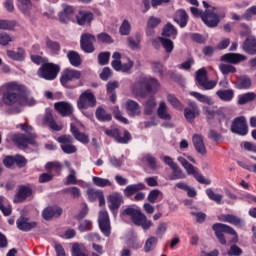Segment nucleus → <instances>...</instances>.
Returning <instances> with one entry per match:
<instances>
[{"label":"nucleus","instance_id":"nucleus-1","mask_svg":"<svg viewBox=\"0 0 256 256\" xmlns=\"http://www.w3.org/2000/svg\"><path fill=\"white\" fill-rule=\"evenodd\" d=\"M0 93H2V102L7 107H13V105H27L33 107L35 99L27 97V87L19 82H8L0 87Z\"/></svg>","mask_w":256,"mask_h":256},{"label":"nucleus","instance_id":"nucleus-2","mask_svg":"<svg viewBox=\"0 0 256 256\" xmlns=\"http://www.w3.org/2000/svg\"><path fill=\"white\" fill-rule=\"evenodd\" d=\"M159 80L153 77L140 76L135 83L131 86L132 94L135 97L145 99L149 93H157L159 91Z\"/></svg>","mask_w":256,"mask_h":256},{"label":"nucleus","instance_id":"nucleus-3","mask_svg":"<svg viewBox=\"0 0 256 256\" xmlns=\"http://www.w3.org/2000/svg\"><path fill=\"white\" fill-rule=\"evenodd\" d=\"M120 217H130L134 225L142 227L144 231L151 229L153 222L147 220V216L139 208L128 206L120 212Z\"/></svg>","mask_w":256,"mask_h":256},{"label":"nucleus","instance_id":"nucleus-4","mask_svg":"<svg viewBox=\"0 0 256 256\" xmlns=\"http://www.w3.org/2000/svg\"><path fill=\"white\" fill-rule=\"evenodd\" d=\"M79 79H81V71L66 68L61 73L60 83L65 89H77L83 85Z\"/></svg>","mask_w":256,"mask_h":256},{"label":"nucleus","instance_id":"nucleus-5","mask_svg":"<svg viewBox=\"0 0 256 256\" xmlns=\"http://www.w3.org/2000/svg\"><path fill=\"white\" fill-rule=\"evenodd\" d=\"M212 230L215 233V237L218 239L220 245H227V240L225 239V234L233 235L231 239V243H237L239 241V237L237 236V232L233 227L223 224V223H215L212 225Z\"/></svg>","mask_w":256,"mask_h":256},{"label":"nucleus","instance_id":"nucleus-6","mask_svg":"<svg viewBox=\"0 0 256 256\" xmlns=\"http://www.w3.org/2000/svg\"><path fill=\"white\" fill-rule=\"evenodd\" d=\"M60 71L61 67L59 65L51 62H46L43 63L38 69L37 75L41 79H45V81H55Z\"/></svg>","mask_w":256,"mask_h":256},{"label":"nucleus","instance_id":"nucleus-7","mask_svg":"<svg viewBox=\"0 0 256 256\" xmlns=\"http://www.w3.org/2000/svg\"><path fill=\"white\" fill-rule=\"evenodd\" d=\"M178 161L179 163H181L182 167H184L187 174L192 175L198 183H201L202 185H211V180L205 179L203 174L199 173V171H197V168L193 166V164L189 163L187 159L179 157Z\"/></svg>","mask_w":256,"mask_h":256},{"label":"nucleus","instance_id":"nucleus-8","mask_svg":"<svg viewBox=\"0 0 256 256\" xmlns=\"http://www.w3.org/2000/svg\"><path fill=\"white\" fill-rule=\"evenodd\" d=\"M97 106V98L91 90L82 92L77 100V107L81 111L83 109H93Z\"/></svg>","mask_w":256,"mask_h":256},{"label":"nucleus","instance_id":"nucleus-9","mask_svg":"<svg viewBox=\"0 0 256 256\" xmlns=\"http://www.w3.org/2000/svg\"><path fill=\"white\" fill-rule=\"evenodd\" d=\"M196 82L197 85L204 91H210L211 89H215V87H217V81L209 80L207 78V70L205 68H200L196 72Z\"/></svg>","mask_w":256,"mask_h":256},{"label":"nucleus","instance_id":"nucleus-10","mask_svg":"<svg viewBox=\"0 0 256 256\" xmlns=\"http://www.w3.org/2000/svg\"><path fill=\"white\" fill-rule=\"evenodd\" d=\"M57 142L60 143L61 150L66 155H73V153H77V146L73 145L74 139L72 135H61L57 139Z\"/></svg>","mask_w":256,"mask_h":256},{"label":"nucleus","instance_id":"nucleus-11","mask_svg":"<svg viewBox=\"0 0 256 256\" xmlns=\"http://www.w3.org/2000/svg\"><path fill=\"white\" fill-rule=\"evenodd\" d=\"M12 141L18 149H27L29 145H35L36 143L33 134L27 136L25 134L17 133L12 135Z\"/></svg>","mask_w":256,"mask_h":256},{"label":"nucleus","instance_id":"nucleus-12","mask_svg":"<svg viewBox=\"0 0 256 256\" xmlns=\"http://www.w3.org/2000/svg\"><path fill=\"white\" fill-rule=\"evenodd\" d=\"M104 133L107 137H112L116 143H120L121 145H127L131 140V133L128 130H124L123 137H121V130L118 128L106 129Z\"/></svg>","mask_w":256,"mask_h":256},{"label":"nucleus","instance_id":"nucleus-13","mask_svg":"<svg viewBox=\"0 0 256 256\" xmlns=\"http://www.w3.org/2000/svg\"><path fill=\"white\" fill-rule=\"evenodd\" d=\"M108 208L110 209L112 215L117 216L119 208L125 200L123 199V194L119 192H114L107 196Z\"/></svg>","mask_w":256,"mask_h":256},{"label":"nucleus","instance_id":"nucleus-14","mask_svg":"<svg viewBox=\"0 0 256 256\" xmlns=\"http://www.w3.org/2000/svg\"><path fill=\"white\" fill-rule=\"evenodd\" d=\"M231 132L236 135H241L242 137H245V135L249 133V126H247V119H245V116H239L233 120Z\"/></svg>","mask_w":256,"mask_h":256},{"label":"nucleus","instance_id":"nucleus-15","mask_svg":"<svg viewBox=\"0 0 256 256\" xmlns=\"http://www.w3.org/2000/svg\"><path fill=\"white\" fill-rule=\"evenodd\" d=\"M98 225L100 231L105 237L111 235V220L109 219V213L105 210L99 212Z\"/></svg>","mask_w":256,"mask_h":256},{"label":"nucleus","instance_id":"nucleus-16","mask_svg":"<svg viewBox=\"0 0 256 256\" xmlns=\"http://www.w3.org/2000/svg\"><path fill=\"white\" fill-rule=\"evenodd\" d=\"M95 35L84 33L80 38V47L84 53H94L95 52Z\"/></svg>","mask_w":256,"mask_h":256},{"label":"nucleus","instance_id":"nucleus-17","mask_svg":"<svg viewBox=\"0 0 256 256\" xmlns=\"http://www.w3.org/2000/svg\"><path fill=\"white\" fill-rule=\"evenodd\" d=\"M202 21L206 27L213 29L221 23V17H219L217 13L213 12V10H205L202 15Z\"/></svg>","mask_w":256,"mask_h":256},{"label":"nucleus","instance_id":"nucleus-18","mask_svg":"<svg viewBox=\"0 0 256 256\" xmlns=\"http://www.w3.org/2000/svg\"><path fill=\"white\" fill-rule=\"evenodd\" d=\"M95 19V14L91 11L87 10H80L78 14L76 15V23L83 26H89L91 23H93V20Z\"/></svg>","mask_w":256,"mask_h":256},{"label":"nucleus","instance_id":"nucleus-19","mask_svg":"<svg viewBox=\"0 0 256 256\" xmlns=\"http://www.w3.org/2000/svg\"><path fill=\"white\" fill-rule=\"evenodd\" d=\"M31 195H33V189L29 186L21 185L18 188V192L14 195L13 203H23Z\"/></svg>","mask_w":256,"mask_h":256},{"label":"nucleus","instance_id":"nucleus-20","mask_svg":"<svg viewBox=\"0 0 256 256\" xmlns=\"http://www.w3.org/2000/svg\"><path fill=\"white\" fill-rule=\"evenodd\" d=\"M54 108L62 117H71L73 115V104L65 101L56 102Z\"/></svg>","mask_w":256,"mask_h":256},{"label":"nucleus","instance_id":"nucleus-21","mask_svg":"<svg viewBox=\"0 0 256 256\" xmlns=\"http://www.w3.org/2000/svg\"><path fill=\"white\" fill-rule=\"evenodd\" d=\"M87 197L91 203H94V201H97L98 199L100 207H103V205H105V194L103 193V190L88 188Z\"/></svg>","mask_w":256,"mask_h":256},{"label":"nucleus","instance_id":"nucleus-22","mask_svg":"<svg viewBox=\"0 0 256 256\" xmlns=\"http://www.w3.org/2000/svg\"><path fill=\"white\" fill-rule=\"evenodd\" d=\"M247 56L239 53H227L221 56L220 61L224 63H231L232 65H237V63H241V61H246Z\"/></svg>","mask_w":256,"mask_h":256},{"label":"nucleus","instance_id":"nucleus-23","mask_svg":"<svg viewBox=\"0 0 256 256\" xmlns=\"http://www.w3.org/2000/svg\"><path fill=\"white\" fill-rule=\"evenodd\" d=\"M147 189V186L143 182H139L137 184H130L126 186V188L123 190L124 196L128 199H131L133 195H136L139 193V191H145Z\"/></svg>","mask_w":256,"mask_h":256},{"label":"nucleus","instance_id":"nucleus-24","mask_svg":"<svg viewBox=\"0 0 256 256\" xmlns=\"http://www.w3.org/2000/svg\"><path fill=\"white\" fill-rule=\"evenodd\" d=\"M17 229L19 231L29 232L37 227V222H29V218L21 216L16 221Z\"/></svg>","mask_w":256,"mask_h":256},{"label":"nucleus","instance_id":"nucleus-25","mask_svg":"<svg viewBox=\"0 0 256 256\" xmlns=\"http://www.w3.org/2000/svg\"><path fill=\"white\" fill-rule=\"evenodd\" d=\"M125 109L129 117H139L141 115V106L137 101L127 100L125 103Z\"/></svg>","mask_w":256,"mask_h":256},{"label":"nucleus","instance_id":"nucleus-26","mask_svg":"<svg viewBox=\"0 0 256 256\" xmlns=\"http://www.w3.org/2000/svg\"><path fill=\"white\" fill-rule=\"evenodd\" d=\"M192 142L197 153L200 155H207V148L205 147V142L203 141V135L194 134L192 137Z\"/></svg>","mask_w":256,"mask_h":256},{"label":"nucleus","instance_id":"nucleus-27","mask_svg":"<svg viewBox=\"0 0 256 256\" xmlns=\"http://www.w3.org/2000/svg\"><path fill=\"white\" fill-rule=\"evenodd\" d=\"M63 209L61 207H47L42 212V217L45 221H50L53 217H61Z\"/></svg>","mask_w":256,"mask_h":256},{"label":"nucleus","instance_id":"nucleus-28","mask_svg":"<svg viewBox=\"0 0 256 256\" xmlns=\"http://www.w3.org/2000/svg\"><path fill=\"white\" fill-rule=\"evenodd\" d=\"M174 21L181 27V29H184L187 23H189V14H187L185 9H179L176 11Z\"/></svg>","mask_w":256,"mask_h":256},{"label":"nucleus","instance_id":"nucleus-29","mask_svg":"<svg viewBox=\"0 0 256 256\" xmlns=\"http://www.w3.org/2000/svg\"><path fill=\"white\" fill-rule=\"evenodd\" d=\"M177 28L171 22H168L162 29V37L165 39H177Z\"/></svg>","mask_w":256,"mask_h":256},{"label":"nucleus","instance_id":"nucleus-30","mask_svg":"<svg viewBox=\"0 0 256 256\" xmlns=\"http://www.w3.org/2000/svg\"><path fill=\"white\" fill-rule=\"evenodd\" d=\"M242 49H244L245 53L248 55H256V38H246L243 42Z\"/></svg>","mask_w":256,"mask_h":256},{"label":"nucleus","instance_id":"nucleus-31","mask_svg":"<svg viewBox=\"0 0 256 256\" xmlns=\"http://www.w3.org/2000/svg\"><path fill=\"white\" fill-rule=\"evenodd\" d=\"M134 37L135 39L132 36L127 38V45L132 51H139V49H141V39H143V36L137 32Z\"/></svg>","mask_w":256,"mask_h":256},{"label":"nucleus","instance_id":"nucleus-32","mask_svg":"<svg viewBox=\"0 0 256 256\" xmlns=\"http://www.w3.org/2000/svg\"><path fill=\"white\" fill-rule=\"evenodd\" d=\"M66 57L72 67H81V63H83V60L81 59V55L79 54V52L75 50H70L68 51Z\"/></svg>","mask_w":256,"mask_h":256},{"label":"nucleus","instance_id":"nucleus-33","mask_svg":"<svg viewBox=\"0 0 256 256\" xmlns=\"http://www.w3.org/2000/svg\"><path fill=\"white\" fill-rule=\"evenodd\" d=\"M16 7L21 11V13H23V15H29L33 7V3L31 0H16Z\"/></svg>","mask_w":256,"mask_h":256},{"label":"nucleus","instance_id":"nucleus-34","mask_svg":"<svg viewBox=\"0 0 256 256\" xmlns=\"http://www.w3.org/2000/svg\"><path fill=\"white\" fill-rule=\"evenodd\" d=\"M216 95L221 101L229 103L233 101V98L235 97V91H233V89L218 90Z\"/></svg>","mask_w":256,"mask_h":256},{"label":"nucleus","instance_id":"nucleus-35","mask_svg":"<svg viewBox=\"0 0 256 256\" xmlns=\"http://www.w3.org/2000/svg\"><path fill=\"white\" fill-rule=\"evenodd\" d=\"M218 220L224 223H230V225H241V218L233 214H222L218 216Z\"/></svg>","mask_w":256,"mask_h":256},{"label":"nucleus","instance_id":"nucleus-36","mask_svg":"<svg viewBox=\"0 0 256 256\" xmlns=\"http://www.w3.org/2000/svg\"><path fill=\"white\" fill-rule=\"evenodd\" d=\"M95 115H96V119L101 123H105L113 119V116H111L110 113H107V111L103 107H98L96 109Z\"/></svg>","mask_w":256,"mask_h":256},{"label":"nucleus","instance_id":"nucleus-37","mask_svg":"<svg viewBox=\"0 0 256 256\" xmlns=\"http://www.w3.org/2000/svg\"><path fill=\"white\" fill-rule=\"evenodd\" d=\"M7 57L12 59V61H25V50L23 48H18V51L7 50Z\"/></svg>","mask_w":256,"mask_h":256},{"label":"nucleus","instance_id":"nucleus-38","mask_svg":"<svg viewBox=\"0 0 256 256\" xmlns=\"http://www.w3.org/2000/svg\"><path fill=\"white\" fill-rule=\"evenodd\" d=\"M43 123L48 125L52 131H61L62 127L57 125L55 118H53V114L47 113L43 118Z\"/></svg>","mask_w":256,"mask_h":256},{"label":"nucleus","instance_id":"nucleus-39","mask_svg":"<svg viewBox=\"0 0 256 256\" xmlns=\"http://www.w3.org/2000/svg\"><path fill=\"white\" fill-rule=\"evenodd\" d=\"M256 103V94L255 92H247L238 96V105H247V103Z\"/></svg>","mask_w":256,"mask_h":256},{"label":"nucleus","instance_id":"nucleus-40","mask_svg":"<svg viewBox=\"0 0 256 256\" xmlns=\"http://www.w3.org/2000/svg\"><path fill=\"white\" fill-rule=\"evenodd\" d=\"M157 114L159 119H162L163 121H171V114L167 112V104L165 102H160Z\"/></svg>","mask_w":256,"mask_h":256},{"label":"nucleus","instance_id":"nucleus-41","mask_svg":"<svg viewBox=\"0 0 256 256\" xmlns=\"http://www.w3.org/2000/svg\"><path fill=\"white\" fill-rule=\"evenodd\" d=\"M150 65L153 73L159 75V77H163L165 75L167 68L165 67V65H163V63L152 61L150 62Z\"/></svg>","mask_w":256,"mask_h":256},{"label":"nucleus","instance_id":"nucleus-42","mask_svg":"<svg viewBox=\"0 0 256 256\" xmlns=\"http://www.w3.org/2000/svg\"><path fill=\"white\" fill-rule=\"evenodd\" d=\"M191 97H194V99H197L199 103H205L206 105H213V100L211 97L201 94L199 92L192 91L190 92Z\"/></svg>","mask_w":256,"mask_h":256},{"label":"nucleus","instance_id":"nucleus-43","mask_svg":"<svg viewBox=\"0 0 256 256\" xmlns=\"http://www.w3.org/2000/svg\"><path fill=\"white\" fill-rule=\"evenodd\" d=\"M252 85L251 78L249 76H240L236 83V89H250Z\"/></svg>","mask_w":256,"mask_h":256},{"label":"nucleus","instance_id":"nucleus-44","mask_svg":"<svg viewBox=\"0 0 256 256\" xmlns=\"http://www.w3.org/2000/svg\"><path fill=\"white\" fill-rule=\"evenodd\" d=\"M187 175L183 173V170L179 168V165L176 164L175 168H172V173L169 177L170 181H177L179 179H185Z\"/></svg>","mask_w":256,"mask_h":256},{"label":"nucleus","instance_id":"nucleus-45","mask_svg":"<svg viewBox=\"0 0 256 256\" xmlns=\"http://www.w3.org/2000/svg\"><path fill=\"white\" fill-rule=\"evenodd\" d=\"M206 195L210 201H214L217 205H221V203H223V195L215 193L211 188L206 189Z\"/></svg>","mask_w":256,"mask_h":256},{"label":"nucleus","instance_id":"nucleus-46","mask_svg":"<svg viewBox=\"0 0 256 256\" xmlns=\"http://www.w3.org/2000/svg\"><path fill=\"white\" fill-rule=\"evenodd\" d=\"M159 41L162 47L165 49L166 53H173V49H175V44L172 42L171 38L159 37Z\"/></svg>","mask_w":256,"mask_h":256},{"label":"nucleus","instance_id":"nucleus-47","mask_svg":"<svg viewBox=\"0 0 256 256\" xmlns=\"http://www.w3.org/2000/svg\"><path fill=\"white\" fill-rule=\"evenodd\" d=\"M92 183L96 186V187H111V180L107 179V178H101L98 176H94L92 177Z\"/></svg>","mask_w":256,"mask_h":256},{"label":"nucleus","instance_id":"nucleus-48","mask_svg":"<svg viewBox=\"0 0 256 256\" xmlns=\"http://www.w3.org/2000/svg\"><path fill=\"white\" fill-rule=\"evenodd\" d=\"M17 27V21L15 20H0V29L3 31H13Z\"/></svg>","mask_w":256,"mask_h":256},{"label":"nucleus","instance_id":"nucleus-49","mask_svg":"<svg viewBox=\"0 0 256 256\" xmlns=\"http://www.w3.org/2000/svg\"><path fill=\"white\" fill-rule=\"evenodd\" d=\"M167 101L168 103H170V105H172L174 109H178V111H181V109H183V103H181V101L173 94L167 95Z\"/></svg>","mask_w":256,"mask_h":256},{"label":"nucleus","instance_id":"nucleus-50","mask_svg":"<svg viewBox=\"0 0 256 256\" xmlns=\"http://www.w3.org/2000/svg\"><path fill=\"white\" fill-rule=\"evenodd\" d=\"M157 107V102L155 101V98H150L146 101L144 106V113L145 115H153V110Z\"/></svg>","mask_w":256,"mask_h":256},{"label":"nucleus","instance_id":"nucleus-51","mask_svg":"<svg viewBox=\"0 0 256 256\" xmlns=\"http://www.w3.org/2000/svg\"><path fill=\"white\" fill-rule=\"evenodd\" d=\"M46 47L47 49H50L54 55H59V52L61 51V44L57 41L47 40Z\"/></svg>","mask_w":256,"mask_h":256},{"label":"nucleus","instance_id":"nucleus-52","mask_svg":"<svg viewBox=\"0 0 256 256\" xmlns=\"http://www.w3.org/2000/svg\"><path fill=\"white\" fill-rule=\"evenodd\" d=\"M119 34L122 36H127L131 34V23L129 20H123L122 24L119 27Z\"/></svg>","mask_w":256,"mask_h":256},{"label":"nucleus","instance_id":"nucleus-53","mask_svg":"<svg viewBox=\"0 0 256 256\" xmlns=\"http://www.w3.org/2000/svg\"><path fill=\"white\" fill-rule=\"evenodd\" d=\"M199 115V112L192 110L189 107L184 108V117L188 123H193L195 121V117Z\"/></svg>","mask_w":256,"mask_h":256},{"label":"nucleus","instance_id":"nucleus-54","mask_svg":"<svg viewBox=\"0 0 256 256\" xmlns=\"http://www.w3.org/2000/svg\"><path fill=\"white\" fill-rule=\"evenodd\" d=\"M155 245H157V238L155 236H151L148 238L144 245L145 253H149L155 249Z\"/></svg>","mask_w":256,"mask_h":256},{"label":"nucleus","instance_id":"nucleus-55","mask_svg":"<svg viewBox=\"0 0 256 256\" xmlns=\"http://www.w3.org/2000/svg\"><path fill=\"white\" fill-rule=\"evenodd\" d=\"M113 115L117 121H120V123H123L124 125H129V120L123 117V113L121 112V110H119V106L114 107Z\"/></svg>","mask_w":256,"mask_h":256},{"label":"nucleus","instance_id":"nucleus-56","mask_svg":"<svg viewBox=\"0 0 256 256\" xmlns=\"http://www.w3.org/2000/svg\"><path fill=\"white\" fill-rule=\"evenodd\" d=\"M219 69L222 75H229V73H237V68L231 64H220Z\"/></svg>","mask_w":256,"mask_h":256},{"label":"nucleus","instance_id":"nucleus-57","mask_svg":"<svg viewBox=\"0 0 256 256\" xmlns=\"http://www.w3.org/2000/svg\"><path fill=\"white\" fill-rule=\"evenodd\" d=\"M78 229H79L80 233H85L87 231H91V229H93V222H91L90 220H84V221L80 222Z\"/></svg>","mask_w":256,"mask_h":256},{"label":"nucleus","instance_id":"nucleus-58","mask_svg":"<svg viewBox=\"0 0 256 256\" xmlns=\"http://www.w3.org/2000/svg\"><path fill=\"white\" fill-rule=\"evenodd\" d=\"M97 39L98 41H100V43H107L108 45H111V43H114V40L111 37V35L105 32L98 34Z\"/></svg>","mask_w":256,"mask_h":256},{"label":"nucleus","instance_id":"nucleus-59","mask_svg":"<svg viewBox=\"0 0 256 256\" xmlns=\"http://www.w3.org/2000/svg\"><path fill=\"white\" fill-rule=\"evenodd\" d=\"M110 57H111L110 52H100L98 55L99 65H108Z\"/></svg>","mask_w":256,"mask_h":256},{"label":"nucleus","instance_id":"nucleus-60","mask_svg":"<svg viewBox=\"0 0 256 256\" xmlns=\"http://www.w3.org/2000/svg\"><path fill=\"white\" fill-rule=\"evenodd\" d=\"M72 256H89V254L87 253V250L81 249L79 244L75 243L72 246Z\"/></svg>","mask_w":256,"mask_h":256},{"label":"nucleus","instance_id":"nucleus-61","mask_svg":"<svg viewBox=\"0 0 256 256\" xmlns=\"http://www.w3.org/2000/svg\"><path fill=\"white\" fill-rule=\"evenodd\" d=\"M144 161H146L151 169H157V158H155L153 155L146 154L144 156Z\"/></svg>","mask_w":256,"mask_h":256},{"label":"nucleus","instance_id":"nucleus-62","mask_svg":"<svg viewBox=\"0 0 256 256\" xmlns=\"http://www.w3.org/2000/svg\"><path fill=\"white\" fill-rule=\"evenodd\" d=\"M126 244L129 249H134V251H137L138 249H141V247H142L141 242H139V240H137L135 238H131V239L127 240Z\"/></svg>","mask_w":256,"mask_h":256},{"label":"nucleus","instance_id":"nucleus-63","mask_svg":"<svg viewBox=\"0 0 256 256\" xmlns=\"http://www.w3.org/2000/svg\"><path fill=\"white\" fill-rule=\"evenodd\" d=\"M253 15L256 16V6H251L250 8H248L245 13L243 14V18L245 19V21H251V19H253Z\"/></svg>","mask_w":256,"mask_h":256},{"label":"nucleus","instance_id":"nucleus-64","mask_svg":"<svg viewBox=\"0 0 256 256\" xmlns=\"http://www.w3.org/2000/svg\"><path fill=\"white\" fill-rule=\"evenodd\" d=\"M229 256H241L243 255V250L239 248L237 245H232L230 249L228 250Z\"/></svg>","mask_w":256,"mask_h":256}]
</instances>
